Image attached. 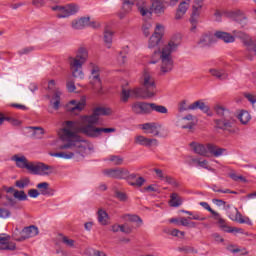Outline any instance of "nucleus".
I'll return each mask as SVG.
<instances>
[{
	"instance_id": "obj_1",
	"label": "nucleus",
	"mask_w": 256,
	"mask_h": 256,
	"mask_svg": "<svg viewBox=\"0 0 256 256\" xmlns=\"http://www.w3.org/2000/svg\"><path fill=\"white\" fill-rule=\"evenodd\" d=\"M75 122L68 120L64 122V128L61 129L60 139L64 143L59 149L67 152H51L50 157H60V159H74L75 161H83L87 155V147L81 143L79 132L75 131Z\"/></svg>"
},
{
	"instance_id": "obj_2",
	"label": "nucleus",
	"mask_w": 256,
	"mask_h": 256,
	"mask_svg": "<svg viewBox=\"0 0 256 256\" xmlns=\"http://www.w3.org/2000/svg\"><path fill=\"white\" fill-rule=\"evenodd\" d=\"M179 45H181V40L179 38H172L159 52L154 51V55L159 54L161 61L160 71L162 75L173 71V53L179 49Z\"/></svg>"
},
{
	"instance_id": "obj_3",
	"label": "nucleus",
	"mask_w": 256,
	"mask_h": 256,
	"mask_svg": "<svg viewBox=\"0 0 256 256\" xmlns=\"http://www.w3.org/2000/svg\"><path fill=\"white\" fill-rule=\"evenodd\" d=\"M89 59V50L85 47L78 48L75 57L69 58L70 70L72 77L75 79H84L85 74L83 73V65L87 63Z\"/></svg>"
},
{
	"instance_id": "obj_4",
	"label": "nucleus",
	"mask_w": 256,
	"mask_h": 256,
	"mask_svg": "<svg viewBox=\"0 0 256 256\" xmlns=\"http://www.w3.org/2000/svg\"><path fill=\"white\" fill-rule=\"evenodd\" d=\"M214 111L221 117L214 120L215 129H219L220 131H230L233 129V126L235 125V116L233 115V112L221 105H216Z\"/></svg>"
},
{
	"instance_id": "obj_5",
	"label": "nucleus",
	"mask_w": 256,
	"mask_h": 256,
	"mask_svg": "<svg viewBox=\"0 0 256 256\" xmlns=\"http://www.w3.org/2000/svg\"><path fill=\"white\" fill-rule=\"evenodd\" d=\"M190 147L193 149L194 153L201 155V157H209V155H213V157H221L227 155V149L221 148L215 144H207L205 146L197 142H192L190 143Z\"/></svg>"
},
{
	"instance_id": "obj_6",
	"label": "nucleus",
	"mask_w": 256,
	"mask_h": 256,
	"mask_svg": "<svg viewBox=\"0 0 256 256\" xmlns=\"http://www.w3.org/2000/svg\"><path fill=\"white\" fill-rule=\"evenodd\" d=\"M113 114V110L107 107H96L91 115L80 116L78 120L72 121V123H77L78 127L83 125H97L99 123V117L109 116Z\"/></svg>"
},
{
	"instance_id": "obj_7",
	"label": "nucleus",
	"mask_w": 256,
	"mask_h": 256,
	"mask_svg": "<svg viewBox=\"0 0 256 256\" xmlns=\"http://www.w3.org/2000/svg\"><path fill=\"white\" fill-rule=\"evenodd\" d=\"M75 131L78 133H81L82 135H85V137H90L91 139H97L101 137L102 133H115L117 129L115 128H101L95 126V124H85L82 126L77 125V122H75Z\"/></svg>"
},
{
	"instance_id": "obj_8",
	"label": "nucleus",
	"mask_w": 256,
	"mask_h": 256,
	"mask_svg": "<svg viewBox=\"0 0 256 256\" xmlns=\"http://www.w3.org/2000/svg\"><path fill=\"white\" fill-rule=\"evenodd\" d=\"M141 85V95L142 99H151L155 97L157 91V85L155 84V78L150 71L145 70L142 75Z\"/></svg>"
},
{
	"instance_id": "obj_9",
	"label": "nucleus",
	"mask_w": 256,
	"mask_h": 256,
	"mask_svg": "<svg viewBox=\"0 0 256 256\" xmlns=\"http://www.w3.org/2000/svg\"><path fill=\"white\" fill-rule=\"evenodd\" d=\"M136 7L142 17H151L153 13H155V15H163V13H165V5L161 0H152L151 9H149L145 1L137 2Z\"/></svg>"
},
{
	"instance_id": "obj_10",
	"label": "nucleus",
	"mask_w": 256,
	"mask_h": 256,
	"mask_svg": "<svg viewBox=\"0 0 256 256\" xmlns=\"http://www.w3.org/2000/svg\"><path fill=\"white\" fill-rule=\"evenodd\" d=\"M88 69H90V83L92 84L94 91L101 95V93H103V84L101 82V70L99 69V66H97L93 62H90L88 64Z\"/></svg>"
},
{
	"instance_id": "obj_11",
	"label": "nucleus",
	"mask_w": 256,
	"mask_h": 256,
	"mask_svg": "<svg viewBox=\"0 0 256 256\" xmlns=\"http://www.w3.org/2000/svg\"><path fill=\"white\" fill-rule=\"evenodd\" d=\"M52 11L57 12L56 17L58 19H67V17H71L72 15H76V13H79V6L77 4L54 6L52 7Z\"/></svg>"
},
{
	"instance_id": "obj_12",
	"label": "nucleus",
	"mask_w": 256,
	"mask_h": 256,
	"mask_svg": "<svg viewBox=\"0 0 256 256\" xmlns=\"http://www.w3.org/2000/svg\"><path fill=\"white\" fill-rule=\"evenodd\" d=\"M165 28L163 25H156L155 31L149 39L148 47L149 49H155V47H159L161 43H163V33Z\"/></svg>"
},
{
	"instance_id": "obj_13",
	"label": "nucleus",
	"mask_w": 256,
	"mask_h": 256,
	"mask_svg": "<svg viewBox=\"0 0 256 256\" xmlns=\"http://www.w3.org/2000/svg\"><path fill=\"white\" fill-rule=\"evenodd\" d=\"M53 166H49L45 163L39 162L37 164H33L30 168V173H32V175H41V176H45V175H51L53 173Z\"/></svg>"
},
{
	"instance_id": "obj_14",
	"label": "nucleus",
	"mask_w": 256,
	"mask_h": 256,
	"mask_svg": "<svg viewBox=\"0 0 256 256\" xmlns=\"http://www.w3.org/2000/svg\"><path fill=\"white\" fill-rule=\"evenodd\" d=\"M106 177L111 179H127L129 170L125 168L106 169L103 171Z\"/></svg>"
},
{
	"instance_id": "obj_15",
	"label": "nucleus",
	"mask_w": 256,
	"mask_h": 256,
	"mask_svg": "<svg viewBox=\"0 0 256 256\" xmlns=\"http://www.w3.org/2000/svg\"><path fill=\"white\" fill-rule=\"evenodd\" d=\"M136 145H141L142 147H159V140L155 138H147L143 135H138L134 139Z\"/></svg>"
},
{
	"instance_id": "obj_16",
	"label": "nucleus",
	"mask_w": 256,
	"mask_h": 256,
	"mask_svg": "<svg viewBox=\"0 0 256 256\" xmlns=\"http://www.w3.org/2000/svg\"><path fill=\"white\" fill-rule=\"evenodd\" d=\"M134 99H143V94H141V88H134V89H122L121 93V101L123 103H127L129 101V98Z\"/></svg>"
},
{
	"instance_id": "obj_17",
	"label": "nucleus",
	"mask_w": 256,
	"mask_h": 256,
	"mask_svg": "<svg viewBox=\"0 0 256 256\" xmlns=\"http://www.w3.org/2000/svg\"><path fill=\"white\" fill-rule=\"evenodd\" d=\"M11 241V236L2 234L0 235V250L1 251H15L17 245Z\"/></svg>"
},
{
	"instance_id": "obj_18",
	"label": "nucleus",
	"mask_w": 256,
	"mask_h": 256,
	"mask_svg": "<svg viewBox=\"0 0 256 256\" xmlns=\"http://www.w3.org/2000/svg\"><path fill=\"white\" fill-rule=\"evenodd\" d=\"M11 161L16 162V167H18V169H27L28 171H31L33 162H29L27 157H25L23 155L19 156L16 154V155L12 156Z\"/></svg>"
},
{
	"instance_id": "obj_19",
	"label": "nucleus",
	"mask_w": 256,
	"mask_h": 256,
	"mask_svg": "<svg viewBox=\"0 0 256 256\" xmlns=\"http://www.w3.org/2000/svg\"><path fill=\"white\" fill-rule=\"evenodd\" d=\"M201 6L193 5L192 7V14L190 17V23H191V28L190 31L192 33H195L197 30V25L199 24V17L201 16Z\"/></svg>"
},
{
	"instance_id": "obj_20",
	"label": "nucleus",
	"mask_w": 256,
	"mask_h": 256,
	"mask_svg": "<svg viewBox=\"0 0 256 256\" xmlns=\"http://www.w3.org/2000/svg\"><path fill=\"white\" fill-rule=\"evenodd\" d=\"M144 133L146 135H153V137H159V131L161 129V125L151 122V123H144L141 125Z\"/></svg>"
},
{
	"instance_id": "obj_21",
	"label": "nucleus",
	"mask_w": 256,
	"mask_h": 256,
	"mask_svg": "<svg viewBox=\"0 0 256 256\" xmlns=\"http://www.w3.org/2000/svg\"><path fill=\"white\" fill-rule=\"evenodd\" d=\"M83 109H85V100H82V101L71 100L66 105V111H69L70 113H74L75 115H77V113H81Z\"/></svg>"
},
{
	"instance_id": "obj_22",
	"label": "nucleus",
	"mask_w": 256,
	"mask_h": 256,
	"mask_svg": "<svg viewBox=\"0 0 256 256\" xmlns=\"http://www.w3.org/2000/svg\"><path fill=\"white\" fill-rule=\"evenodd\" d=\"M39 235V228L37 226H28L22 230V235L16 241H25V239H30V237H37Z\"/></svg>"
},
{
	"instance_id": "obj_23",
	"label": "nucleus",
	"mask_w": 256,
	"mask_h": 256,
	"mask_svg": "<svg viewBox=\"0 0 256 256\" xmlns=\"http://www.w3.org/2000/svg\"><path fill=\"white\" fill-rule=\"evenodd\" d=\"M131 107L136 115H149V103L147 102H135Z\"/></svg>"
},
{
	"instance_id": "obj_24",
	"label": "nucleus",
	"mask_w": 256,
	"mask_h": 256,
	"mask_svg": "<svg viewBox=\"0 0 256 256\" xmlns=\"http://www.w3.org/2000/svg\"><path fill=\"white\" fill-rule=\"evenodd\" d=\"M189 5H191V0H185L182 1L177 8L176 14H175V19L179 21L180 19H183L185 16V13H187L189 9Z\"/></svg>"
},
{
	"instance_id": "obj_25",
	"label": "nucleus",
	"mask_w": 256,
	"mask_h": 256,
	"mask_svg": "<svg viewBox=\"0 0 256 256\" xmlns=\"http://www.w3.org/2000/svg\"><path fill=\"white\" fill-rule=\"evenodd\" d=\"M190 109L191 111H197V109H199L202 111V113H206L207 115L211 116V114H209L211 107H209V105H207V103H205L203 100H197L190 104Z\"/></svg>"
},
{
	"instance_id": "obj_26",
	"label": "nucleus",
	"mask_w": 256,
	"mask_h": 256,
	"mask_svg": "<svg viewBox=\"0 0 256 256\" xmlns=\"http://www.w3.org/2000/svg\"><path fill=\"white\" fill-rule=\"evenodd\" d=\"M37 189H39L40 195H43L44 197H51L55 195V190L49 187V184L47 182H41L37 184Z\"/></svg>"
},
{
	"instance_id": "obj_27",
	"label": "nucleus",
	"mask_w": 256,
	"mask_h": 256,
	"mask_svg": "<svg viewBox=\"0 0 256 256\" xmlns=\"http://www.w3.org/2000/svg\"><path fill=\"white\" fill-rule=\"evenodd\" d=\"M148 110H149V115H151L153 111L155 113H160V115H167V113H169V109H167V107L163 105H159L157 103H149Z\"/></svg>"
},
{
	"instance_id": "obj_28",
	"label": "nucleus",
	"mask_w": 256,
	"mask_h": 256,
	"mask_svg": "<svg viewBox=\"0 0 256 256\" xmlns=\"http://www.w3.org/2000/svg\"><path fill=\"white\" fill-rule=\"evenodd\" d=\"M214 37L221 39L224 43H235V36L227 32L217 31L215 32Z\"/></svg>"
},
{
	"instance_id": "obj_29",
	"label": "nucleus",
	"mask_w": 256,
	"mask_h": 256,
	"mask_svg": "<svg viewBox=\"0 0 256 256\" xmlns=\"http://www.w3.org/2000/svg\"><path fill=\"white\" fill-rule=\"evenodd\" d=\"M50 105L54 111H59L61 108V92L59 90L55 91L52 99L50 100Z\"/></svg>"
},
{
	"instance_id": "obj_30",
	"label": "nucleus",
	"mask_w": 256,
	"mask_h": 256,
	"mask_svg": "<svg viewBox=\"0 0 256 256\" xmlns=\"http://www.w3.org/2000/svg\"><path fill=\"white\" fill-rule=\"evenodd\" d=\"M212 43H213V34L211 33L203 34L198 41L199 47H209V45H211Z\"/></svg>"
},
{
	"instance_id": "obj_31",
	"label": "nucleus",
	"mask_w": 256,
	"mask_h": 256,
	"mask_svg": "<svg viewBox=\"0 0 256 256\" xmlns=\"http://www.w3.org/2000/svg\"><path fill=\"white\" fill-rule=\"evenodd\" d=\"M89 25V17H83L78 20L72 21V29L81 30Z\"/></svg>"
},
{
	"instance_id": "obj_32",
	"label": "nucleus",
	"mask_w": 256,
	"mask_h": 256,
	"mask_svg": "<svg viewBox=\"0 0 256 256\" xmlns=\"http://www.w3.org/2000/svg\"><path fill=\"white\" fill-rule=\"evenodd\" d=\"M209 73L213 76L216 77V79H220V81H225L227 77H229V74L225 69H210Z\"/></svg>"
},
{
	"instance_id": "obj_33",
	"label": "nucleus",
	"mask_w": 256,
	"mask_h": 256,
	"mask_svg": "<svg viewBox=\"0 0 256 256\" xmlns=\"http://www.w3.org/2000/svg\"><path fill=\"white\" fill-rule=\"evenodd\" d=\"M193 163H197V165L199 167H202V169H207L208 171H212L211 168H209V162L207 160H201L199 158H193L190 157V162L188 163V165H193Z\"/></svg>"
},
{
	"instance_id": "obj_34",
	"label": "nucleus",
	"mask_w": 256,
	"mask_h": 256,
	"mask_svg": "<svg viewBox=\"0 0 256 256\" xmlns=\"http://www.w3.org/2000/svg\"><path fill=\"white\" fill-rule=\"evenodd\" d=\"M103 39H104V43H105L106 47L108 49H111V44L113 43V31L105 28Z\"/></svg>"
},
{
	"instance_id": "obj_35",
	"label": "nucleus",
	"mask_w": 256,
	"mask_h": 256,
	"mask_svg": "<svg viewBox=\"0 0 256 256\" xmlns=\"http://www.w3.org/2000/svg\"><path fill=\"white\" fill-rule=\"evenodd\" d=\"M169 205L170 207H181V205H183V200H181L177 193H172L170 196Z\"/></svg>"
},
{
	"instance_id": "obj_36",
	"label": "nucleus",
	"mask_w": 256,
	"mask_h": 256,
	"mask_svg": "<svg viewBox=\"0 0 256 256\" xmlns=\"http://www.w3.org/2000/svg\"><path fill=\"white\" fill-rule=\"evenodd\" d=\"M123 219H125V221H130V223H138V227H141V225H143V219H141V217H139L138 215L125 214L123 216Z\"/></svg>"
},
{
	"instance_id": "obj_37",
	"label": "nucleus",
	"mask_w": 256,
	"mask_h": 256,
	"mask_svg": "<svg viewBox=\"0 0 256 256\" xmlns=\"http://www.w3.org/2000/svg\"><path fill=\"white\" fill-rule=\"evenodd\" d=\"M109 214L105 210L98 211V222L101 225H108Z\"/></svg>"
},
{
	"instance_id": "obj_38",
	"label": "nucleus",
	"mask_w": 256,
	"mask_h": 256,
	"mask_svg": "<svg viewBox=\"0 0 256 256\" xmlns=\"http://www.w3.org/2000/svg\"><path fill=\"white\" fill-rule=\"evenodd\" d=\"M239 121L242 123V125H247L249 121H251V115L249 112L243 110L238 115Z\"/></svg>"
},
{
	"instance_id": "obj_39",
	"label": "nucleus",
	"mask_w": 256,
	"mask_h": 256,
	"mask_svg": "<svg viewBox=\"0 0 256 256\" xmlns=\"http://www.w3.org/2000/svg\"><path fill=\"white\" fill-rule=\"evenodd\" d=\"M137 0H124L123 1V5H122V9L124 11V13H130L131 9H133V5H135V2Z\"/></svg>"
},
{
	"instance_id": "obj_40",
	"label": "nucleus",
	"mask_w": 256,
	"mask_h": 256,
	"mask_svg": "<svg viewBox=\"0 0 256 256\" xmlns=\"http://www.w3.org/2000/svg\"><path fill=\"white\" fill-rule=\"evenodd\" d=\"M31 183V180L29 178H22L15 182V186L18 187V189H25V187H29Z\"/></svg>"
},
{
	"instance_id": "obj_41",
	"label": "nucleus",
	"mask_w": 256,
	"mask_h": 256,
	"mask_svg": "<svg viewBox=\"0 0 256 256\" xmlns=\"http://www.w3.org/2000/svg\"><path fill=\"white\" fill-rule=\"evenodd\" d=\"M180 225H182V227H190L191 229H195L197 227V223L191 222L185 217L180 218Z\"/></svg>"
},
{
	"instance_id": "obj_42",
	"label": "nucleus",
	"mask_w": 256,
	"mask_h": 256,
	"mask_svg": "<svg viewBox=\"0 0 256 256\" xmlns=\"http://www.w3.org/2000/svg\"><path fill=\"white\" fill-rule=\"evenodd\" d=\"M179 113H184V111H191V105L187 106V100H182L178 104Z\"/></svg>"
},
{
	"instance_id": "obj_43",
	"label": "nucleus",
	"mask_w": 256,
	"mask_h": 256,
	"mask_svg": "<svg viewBox=\"0 0 256 256\" xmlns=\"http://www.w3.org/2000/svg\"><path fill=\"white\" fill-rule=\"evenodd\" d=\"M35 51L34 46H28L25 48H22L18 51V55L23 56V55H30V53H33Z\"/></svg>"
},
{
	"instance_id": "obj_44",
	"label": "nucleus",
	"mask_w": 256,
	"mask_h": 256,
	"mask_svg": "<svg viewBox=\"0 0 256 256\" xmlns=\"http://www.w3.org/2000/svg\"><path fill=\"white\" fill-rule=\"evenodd\" d=\"M14 197L15 199H18V201H27V194H25V191H14Z\"/></svg>"
},
{
	"instance_id": "obj_45",
	"label": "nucleus",
	"mask_w": 256,
	"mask_h": 256,
	"mask_svg": "<svg viewBox=\"0 0 256 256\" xmlns=\"http://www.w3.org/2000/svg\"><path fill=\"white\" fill-rule=\"evenodd\" d=\"M236 22L238 23V25L242 27V29L247 27V25L249 24V21L247 20V16H238L236 18Z\"/></svg>"
},
{
	"instance_id": "obj_46",
	"label": "nucleus",
	"mask_w": 256,
	"mask_h": 256,
	"mask_svg": "<svg viewBox=\"0 0 256 256\" xmlns=\"http://www.w3.org/2000/svg\"><path fill=\"white\" fill-rule=\"evenodd\" d=\"M214 219H216V221H218V224L220 225V227L225 228L227 227V224L225 223V220L223 218H221V214L216 212V214H212Z\"/></svg>"
},
{
	"instance_id": "obj_47",
	"label": "nucleus",
	"mask_w": 256,
	"mask_h": 256,
	"mask_svg": "<svg viewBox=\"0 0 256 256\" xmlns=\"http://www.w3.org/2000/svg\"><path fill=\"white\" fill-rule=\"evenodd\" d=\"M144 183L145 178L138 177L135 182H129V185H131L132 187H143Z\"/></svg>"
},
{
	"instance_id": "obj_48",
	"label": "nucleus",
	"mask_w": 256,
	"mask_h": 256,
	"mask_svg": "<svg viewBox=\"0 0 256 256\" xmlns=\"http://www.w3.org/2000/svg\"><path fill=\"white\" fill-rule=\"evenodd\" d=\"M152 25L151 22H145L142 26V31L145 35V37H147L148 35H151L150 29H151Z\"/></svg>"
},
{
	"instance_id": "obj_49",
	"label": "nucleus",
	"mask_w": 256,
	"mask_h": 256,
	"mask_svg": "<svg viewBox=\"0 0 256 256\" xmlns=\"http://www.w3.org/2000/svg\"><path fill=\"white\" fill-rule=\"evenodd\" d=\"M109 161L114 165H123V158L121 156H110Z\"/></svg>"
},
{
	"instance_id": "obj_50",
	"label": "nucleus",
	"mask_w": 256,
	"mask_h": 256,
	"mask_svg": "<svg viewBox=\"0 0 256 256\" xmlns=\"http://www.w3.org/2000/svg\"><path fill=\"white\" fill-rule=\"evenodd\" d=\"M230 179H232L233 181H242V183L247 182V179H245V177H243L242 175L238 176L235 173H230L229 174Z\"/></svg>"
},
{
	"instance_id": "obj_51",
	"label": "nucleus",
	"mask_w": 256,
	"mask_h": 256,
	"mask_svg": "<svg viewBox=\"0 0 256 256\" xmlns=\"http://www.w3.org/2000/svg\"><path fill=\"white\" fill-rule=\"evenodd\" d=\"M201 207H203V209H206V211H209V213H211V215H217V212L213 209H211V206L209 205V203L207 202H200Z\"/></svg>"
},
{
	"instance_id": "obj_52",
	"label": "nucleus",
	"mask_w": 256,
	"mask_h": 256,
	"mask_svg": "<svg viewBox=\"0 0 256 256\" xmlns=\"http://www.w3.org/2000/svg\"><path fill=\"white\" fill-rule=\"evenodd\" d=\"M3 121H11V123H13V125H17V123H19L18 120H15V119L9 118V117H5V116H3V114L0 113V125H3Z\"/></svg>"
},
{
	"instance_id": "obj_53",
	"label": "nucleus",
	"mask_w": 256,
	"mask_h": 256,
	"mask_svg": "<svg viewBox=\"0 0 256 256\" xmlns=\"http://www.w3.org/2000/svg\"><path fill=\"white\" fill-rule=\"evenodd\" d=\"M9 217H11V211H9L5 208H0V218L7 219Z\"/></svg>"
},
{
	"instance_id": "obj_54",
	"label": "nucleus",
	"mask_w": 256,
	"mask_h": 256,
	"mask_svg": "<svg viewBox=\"0 0 256 256\" xmlns=\"http://www.w3.org/2000/svg\"><path fill=\"white\" fill-rule=\"evenodd\" d=\"M62 243L67 245V247H74L75 246V240L68 239L66 236H63Z\"/></svg>"
},
{
	"instance_id": "obj_55",
	"label": "nucleus",
	"mask_w": 256,
	"mask_h": 256,
	"mask_svg": "<svg viewBox=\"0 0 256 256\" xmlns=\"http://www.w3.org/2000/svg\"><path fill=\"white\" fill-rule=\"evenodd\" d=\"M170 235H172V237H185V232L179 229H173Z\"/></svg>"
},
{
	"instance_id": "obj_56",
	"label": "nucleus",
	"mask_w": 256,
	"mask_h": 256,
	"mask_svg": "<svg viewBox=\"0 0 256 256\" xmlns=\"http://www.w3.org/2000/svg\"><path fill=\"white\" fill-rule=\"evenodd\" d=\"M28 195L32 199H37V197H39L41 194L39 193V190H37V189H30V190H28Z\"/></svg>"
},
{
	"instance_id": "obj_57",
	"label": "nucleus",
	"mask_w": 256,
	"mask_h": 256,
	"mask_svg": "<svg viewBox=\"0 0 256 256\" xmlns=\"http://www.w3.org/2000/svg\"><path fill=\"white\" fill-rule=\"evenodd\" d=\"M191 216L192 217H188V219L194 221H205L207 219L206 217L199 215V213L192 214Z\"/></svg>"
},
{
	"instance_id": "obj_58",
	"label": "nucleus",
	"mask_w": 256,
	"mask_h": 256,
	"mask_svg": "<svg viewBox=\"0 0 256 256\" xmlns=\"http://www.w3.org/2000/svg\"><path fill=\"white\" fill-rule=\"evenodd\" d=\"M154 172L156 173L158 179H160L161 181H165L166 175L163 173V170H161L159 168H155Z\"/></svg>"
},
{
	"instance_id": "obj_59",
	"label": "nucleus",
	"mask_w": 256,
	"mask_h": 256,
	"mask_svg": "<svg viewBox=\"0 0 256 256\" xmlns=\"http://www.w3.org/2000/svg\"><path fill=\"white\" fill-rule=\"evenodd\" d=\"M32 5L34 7H36L37 9L41 8V7H44L45 5V0H33L32 1Z\"/></svg>"
},
{
	"instance_id": "obj_60",
	"label": "nucleus",
	"mask_w": 256,
	"mask_h": 256,
	"mask_svg": "<svg viewBox=\"0 0 256 256\" xmlns=\"http://www.w3.org/2000/svg\"><path fill=\"white\" fill-rule=\"evenodd\" d=\"M115 196L117 197V199H119V201H127V194L123 192L116 191Z\"/></svg>"
},
{
	"instance_id": "obj_61",
	"label": "nucleus",
	"mask_w": 256,
	"mask_h": 256,
	"mask_svg": "<svg viewBox=\"0 0 256 256\" xmlns=\"http://www.w3.org/2000/svg\"><path fill=\"white\" fill-rule=\"evenodd\" d=\"M66 87H67L69 93H73V91H75L77 89V87H75V82H73V81L67 82Z\"/></svg>"
},
{
	"instance_id": "obj_62",
	"label": "nucleus",
	"mask_w": 256,
	"mask_h": 256,
	"mask_svg": "<svg viewBox=\"0 0 256 256\" xmlns=\"http://www.w3.org/2000/svg\"><path fill=\"white\" fill-rule=\"evenodd\" d=\"M212 203H214V205H217V207H223V206L227 205V202H225V200H221V199H213Z\"/></svg>"
},
{
	"instance_id": "obj_63",
	"label": "nucleus",
	"mask_w": 256,
	"mask_h": 256,
	"mask_svg": "<svg viewBox=\"0 0 256 256\" xmlns=\"http://www.w3.org/2000/svg\"><path fill=\"white\" fill-rule=\"evenodd\" d=\"M236 221H238V223H249V218L247 220L243 219V216L241 215V213L237 212L236 213Z\"/></svg>"
},
{
	"instance_id": "obj_64",
	"label": "nucleus",
	"mask_w": 256,
	"mask_h": 256,
	"mask_svg": "<svg viewBox=\"0 0 256 256\" xmlns=\"http://www.w3.org/2000/svg\"><path fill=\"white\" fill-rule=\"evenodd\" d=\"M244 97H245L248 101H250V103H251L252 105H255V103H256V97H255V95H252V94H245Z\"/></svg>"
}]
</instances>
